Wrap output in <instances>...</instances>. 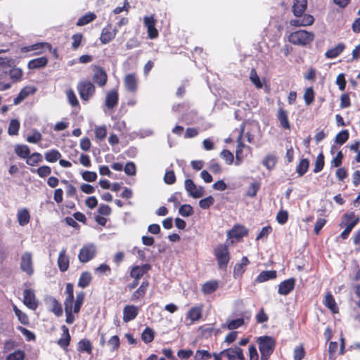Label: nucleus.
<instances>
[{
	"instance_id": "39",
	"label": "nucleus",
	"mask_w": 360,
	"mask_h": 360,
	"mask_svg": "<svg viewBox=\"0 0 360 360\" xmlns=\"http://www.w3.org/2000/svg\"><path fill=\"white\" fill-rule=\"evenodd\" d=\"M43 161V156L38 152L30 153L26 160V163L32 167L36 166Z\"/></svg>"
},
{
	"instance_id": "10",
	"label": "nucleus",
	"mask_w": 360,
	"mask_h": 360,
	"mask_svg": "<svg viewBox=\"0 0 360 360\" xmlns=\"http://www.w3.org/2000/svg\"><path fill=\"white\" fill-rule=\"evenodd\" d=\"M151 268V265L149 264L132 266L129 268V276L131 278L140 280L145 274L150 271Z\"/></svg>"
},
{
	"instance_id": "60",
	"label": "nucleus",
	"mask_w": 360,
	"mask_h": 360,
	"mask_svg": "<svg viewBox=\"0 0 360 360\" xmlns=\"http://www.w3.org/2000/svg\"><path fill=\"white\" fill-rule=\"evenodd\" d=\"M276 221L280 224H285L288 220V212L287 210H281L276 217Z\"/></svg>"
},
{
	"instance_id": "23",
	"label": "nucleus",
	"mask_w": 360,
	"mask_h": 360,
	"mask_svg": "<svg viewBox=\"0 0 360 360\" xmlns=\"http://www.w3.org/2000/svg\"><path fill=\"white\" fill-rule=\"evenodd\" d=\"M139 314V307L127 304L123 309V321L125 323L129 322L135 319Z\"/></svg>"
},
{
	"instance_id": "53",
	"label": "nucleus",
	"mask_w": 360,
	"mask_h": 360,
	"mask_svg": "<svg viewBox=\"0 0 360 360\" xmlns=\"http://www.w3.org/2000/svg\"><path fill=\"white\" fill-rule=\"evenodd\" d=\"M65 312V322L68 324H72L74 323L75 318L74 316V311L72 309V304H64Z\"/></svg>"
},
{
	"instance_id": "24",
	"label": "nucleus",
	"mask_w": 360,
	"mask_h": 360,
	"mask_svg": "<svg viewBox=\"0 0 360 360\" xmlns=\"http://www.w3.org/2000/svg\"><path fill=\"white\" fill-rule=\"evenodd\" d=\"M250 264L248 258L243 257L239 263L236 264L233 268V276L234 278H240L246 270V266Z\"/></svg>"
},
{
	"instance_id": "27",
	"label": "nucleus",
	"mask_w": 360,
	"mask_h": 360,
	"mask_svg": "<svg viewBox=\"0 0 360 360\" xmlns=\"http://www.w3.org/2000/svg\"><path fill=\"white\" fill-rule=\"evenodd\" d=\"M323 303L326 307L331 311L332 313H338V307L337 306L334 297L330 291L326 294Z\"/></svg>"
},
{
	"instance_id": "50",
	"label": "nucleus",
	"mask_w": 360,
	"mask_h": 360,
	"mask_svg": "<svg viewBox=\"0 0 360 360\" xmlns=\"http://www.w3.org/2000/svg\"><path fill=\"white\" fill-rule=\"evenodd\" d=\"M66 95L70 105L72 107H77L79 109L80 105L74 91L71 89H68L66 91Z\"/></svg>"
},
{
	"instance_id": "2",
	"label": "nucleus",
	"mask_w": 360,
	"mask_h": 360,
	"mask_svg": "<svg viewBox=\"0 0 360 360\" xmlns=\"http://www.w3.org/2000/svg\"><path fill=\"white\" fill-rule=\"evenodd\" d=\"M256 342L261 354V359H269L275 349L276 340L271 336L263 335L258 337Z\"/></svg>"
},
{
	"instance_id": "6",
	"label": "nucleus",
	"mask_w": 360,
	"mask_h": 360,
	"mask_svg": "<svg viewBox=\"0 0 360 360\" xmlns=\"http://www.w3.org/2000/svg\"><path fill=\"white\" fill-rule=\"evenodd\" d=\"M96 254V247L92 244L84 245L79 250L78 259L82 263H86L91 260Z\"/></svg>"
},
{
	"instance_id": "19",
	"label": "nucleus",
	"mask_w": 360,
	"mask_h": 360,
	"mask_svg": "<svg viewBox=\"0 0 360 360\" xmlns=\"http://www.w3.org/2000/svg\"><path fill=\"white\" fill-rule=\"evenodd\" d=\"M248 230L244 226L237 224L228 231L227 236L229 238L240 239L248 236Z\"/></svg>"
},
{
	"instance_id": "9",
	"label": "nucleus",
	"mask_w": 360,
	"mask_h": 360,
	"mask_svg": "<svg viewBox=\"0 0 360 360\" xmlns=\"http://www.w3.org/2000/svg\"><path fill=\"white\" fill-rule=\"evenodd\" d=\"M20 269L28 276L34 274L32 255L29 252H24L21 256Z\"/></svg>"
},
{
	"instance_id": "64",
	"label": "nucleus",
	"mask_w": 360,
	"mask_h": 360,
	"mask_svg": "<svg viewBox=\"0 0 360 360\" xmlns=\"http://www.w3.org/2000/svg\"><path fill=\"white\" fill-rule=\"evenodd\" d=\"M220 155L221 157L226 161V162L228 165H231L233 163L234 160V157L233 153L230 150L224 149L221 152Z\"/></svg>"
},
{
	"instance_id": "40",
	"label": "nucleus",
	"mask_w": 360,
	"mask_h": 360,
	"mask_svg": "<svg viewBox=\"0 0 360 360\" xmlns=\"http://www.w3.org/2000/svg\"><path fill=\"white\" fill-rule=\"evenodd\" d=\"M96 18V15L94 13L89 12L85 15L81 16L76 25L77 26H84L91 22H93Z\"/></svg>"
},
{
	"instance_id": "59",
	"label": "nucleus",
	"mask_w": 360,
	"mask_h": 360,
	"mask_svg": "<svg viewBox=\"0 0 360 360\" xmlns=\"http://www.w3.org/2000/svg\"><path fill=\"white\" fill-rule=\"evenodd\" d=\"M95 136L97 139L102 141L103 140L107 135V129L105 126H99L96 127L95 130Z\"/></svg>"
},
{
	"instance_id": "8",
	"label": "nucleus",
	"mask_w": 360,
	"mask_h": 360,
	"mask_svg": "<svg viewBox=\"0 0 360 360\" xmlns=\"http://www.w3.org/2000/svg\"><path fill=\"white\" fill-rule=\"evenodd\" d=\"M184 186L188 195L193 198H200L204 195L203 188L202 186L198 188L192 179H186Z\"/></svg>"
},
{
	"instance_id": "30",
	"label": "nucleus",
	"mask_w": 360,
	"mask_h": 360,
	"mask_svg": "<svg viewBox=\"0 0 360 360\" xmlns=\"http://www.w3.org/2000/svg\"><path fill=\"white\" fill-rule=\"evenodd\" d=\"M48 62H49L48 58L45 56L37 58L30 60L28 62L27 68L30 70L44 68L47 65Z\"/></svg>"
},
{
	"instance_id": "58",
	"label": "nucleus",
	"mask_w": 360,
	"mask_h": 360,
	"mask_svg": "<svg viewBox=\"0 0 360 360\" xmlns=\"http://www.w3.org/2000/svg\"><path fill=\"white\" fill-rule=\"evenodd\" d=\"M179 213L182 217H190L193 214V209L191 205L185 204L180 206Z\"/></svg>"
},
{
	"instance_id": "32",
	"label": "nucleus",
	"mask_w": 360,
	"mask_h": 360,
	"mask_svg": "<svg viewBox=\"0 0 360 360\" xmlns=\"http://www.w3.org/2000/svg\"><path fill=\"white\" fill-rule=\"evenodd\" d=\"M277 276V272L275 270L262 271L256 278L257 283H263L269 280L275 279Z\"/></svg>"
},
{
	"instance_id": "26",
	"label": "nucleus",
	"mask_w": 360,
	"mask_h": 360,
	"mask_svg": "<svg viewBox=\"0 0 360 360\" xmlns=\"http://www.w3.org/2000/svg\"><path fill=\"white\" fill-rule=\"evenodd\" d=\"M61 329L63 330V334L61 338L58 340L57 344L63 349H67L71 340L69 329L65 325L61 326Z\"/></svg>"
},
{
	"instance_id": "38",
	"label": "nucleus",
	"mask_w": 360,
	"mask_h": 360,
	"mask_svg": "<svg viewBox=\"0 0 360 360\" xmlns=\"http://www.w3.org/2000/svg\"><path fill=\"white\" fill-rule=\"evenodd\" d=\"M91 274L88 271H84L79 276L77 285L82 288H85L91 283Z\"/></svg>"
},
{
	"instance_id": "29",
	"label": "nucleus",
	"mask_w": 360,
	"mask_h": 360,
	"mask_svg": "<svg viewBox=\"0 0 360 360\" xmlns=\"http://www.w3.org/2000/svg\"><path fill=\"white\" fill-rule=\"evenodd\" d=\"M219 288V281L211 280L202 285L201 291L204 295H210L214 292Z\"/></svg>"
},
{
	"instance_id": "51",
	"label": "nucleus",
	"mask_w": 360,
	"mask_h": 360,
	"mask_svg": "<svg viewBox=\"0 0 360 360\" xmlns=\"http://www.w3.org/2000/svg\"><path fill=\"white\" fill-rule=\"evenodd\" d=\"M20 129V122L16 119H13L11 120L8 129V134L11 136H15L18 134Z\"/></svg>"
},
{
	"instance_id": "55",
	"label": "nucleus",
	"mask_w": 360,
	"mask_h": 360,
	"mask_svg": "<svg viewBox=\"0 0 360 360\" xmlns=\"http://www.w3.org/2000/svg\"><path fill=\"white\" fill-rule=\"evenodd\" d=\"M25 358V353L24 351L18 349L13 353L9 354L6 360H24Z\"/></svg>"
},
{
	"instance_id": "13",
	"label": "nucleus",
	"mask_w": 360,
	"mask_h": 360,
	"mask_svg": "<svg viewBox=\"0 0 360 360\" xmlns=\"http://www.w3.org/2000/svg\"><path fill=\"white\" fill-rule=\"evenodd\" d=\"M23 304L29 309L35 310L39 305L35 294L32 289H25L23 291Z\"/></svg>"
},
{
	"instance_id": "22",
	"label": "nucleus",
	"mask_w": 360,
	"mask_h": 360,
	"mask_svg": "<svg viewBox=\"0 0 360 360\" xmlns=\"http://www.w3.org/2000/svg\"><path fill=\"white\" fill-rule=\"evenodd\" d=\"M149 285V281L147 279H144L139 287L132 293L131 300L137 302L143 299L146 294Z\"/></svg>"
},
{
	"instance_id": "45",
	"label": "nucleus",
	"mask_w": 360,
	"mask_h": 360,
	"mask_svg": "<svg viewBox=\"0 0 360 360\" xmlns=\"http://www.w3.org/2000/svg\"><path fill=\"white\" fill-rule=\"evenodd\" d=\"M309 167V161L307 158L300 160L296 167V172L299 176H302L308 170Z\"/></svg>"
},
{
	"instance_id": "18",
	"label": "nucleus",
	"mask_w": 360,
	"mask_h": 360,
	"mask_svg": "<svg viewBox=\"0 0 360 360\" xmlns=\"http://www.w3.org/2000/svg\"><path fill=\"white\" fill-rule=\"evenodd\" d=\"M359 217L356 216L354 212H347L342 215L340 226L348 227L352 225L351 229H353L359 222Z\"/></svg>"
},
{
	"instance_id": "21",
	"label": "nucleus",
	"mask_w": 360,
	"mask_h": 360,
	"mask_svg": "<svg viewBox=\"0 0 360 360\" xmlns=\"http://www.w3.org/2000/svg\"><path fill=\"white\" fill-rule=\"evenodd\" d=\"M93 80L99 86H104L108 81V75L104 69L99 66H95Z\"/></svg>"
},
{
	"instance_id": "61",
	"label": "nucleus",
	"mask_w": 360,
	"mask_h": 360,
	"mask_svg": "<svg viewBox=\"0 0 360 360\" xmlns=\"http://www.w3.org/2000/svg\"><path fill=\"white\" fill-rule=\"evenodd\" d=\"M214 202V199L212 196L210 195L205 198H203L199 201V206L202 209H208Z\"/></svg>"
},
{
	"instance_id": "3",
	"label": "nucleus",
	"mask_w": 360,
	"mask_h": 360,
	"mask_svg": "<svg viewBox=\"0 0 360 360\" xmlns=\"http://www.w3.org/2000/svg\"><path fill=\"white\" fill-rule=\"evenodd\" d=\"M213 253L217 262L219 269L226 270L231 259L229 245L226 244H219L214 248Z\"/></svg>"
},
{
	"instance_id": "20",
	"label": "nucleus",
	"mask_w": 360,
	"mask_h": 360,
	"mask_svg": "<svg viewBox=\"0 0 360 360\" xmlns=\"http://www.w3.org/2000/svg\"><path fill=\"white\" fill-rule=\"evenodd\" d=\"M58 266L59 270L61 272H65L70 265V257L67 254V249L63 248L59 252L58 261H57Z\"/></svg>"
},
{
	"instance_id": "54",
	"label": "nucleus",
	"mask_w": 360,
	"mask_h": 360,
	"mask_svg": "<svg viewBox=\"0 0 360 360\" xmlns=\"http://www.w3.org/2000/svg\"><path fill=\"white\" fill-rule=\"evenodd\" d=\"M324 164H325L324 155H323V153H321L316 157V160L315 162V166L314 168V172L318 173V172H321L323 169Z\"/></svg>"
},
{
	"instance_id": "56",
	"label": "nucleus",
	"mask_w": 360,
	"mask_h": 360,
	"mask_svg": "<svg viewBox=\"0 0 360 360\" xmlns=\"http://www.w3.org/2000/svg\"><path fill=\"white\" fill-rule=\"evenodd\" d=\"M83 35L81 33H77L72 36L71 48L77 50L82 45Z\"/></svg>"
},
{
	"instance_id": "62",
	"label": "nucleus",
	"mask_w": 360,
	"mask_h": 360,
	"mask_svg": "<svg viewBox=\"0 0 360 360\" xmlns=\"http://www.w3.org/2000/svg\"><path fill=\"white\" fill-rule=\"evenodd\" d=\"M244 324V319L239 318L230 321L227 324V328L229 330H234L240 328Z\"/></svg>"
},
{
	"instance_id": "31",
	"label": "nucleus",
	"mask_w": 360,
	"mask_h": 360,
	"mask_svg": "<svg viewBox=\"0 0 360 360\" xmlns=\"http://www.w3.org/2000/svg\"><path fill=\"white\" fill-rule=\"evenodd\" d=\"M85 300V292L83 291H80L77 292L75 300H73V303L72 304V309L74 311L75 314H78L80 311L82 306L84 304Z\"/></svg>"
},
{
	"instance_id": "44",
	"label": "nucleus",
	"mask_w": 360,
	"mask_h": 360,
	"mask_svg": "<svg viewBox=\"0 0 360 360\" xmlns=\"http://www.w3.org/2000/svg\"><path fill=\"white\" fill-rule=\"evenodd\" d=\"M141 338L143 342L146 344L150 343L154 340L155 332L151 328L146 327L142 332Z\"/></svg>"
},
{
	"instance_id": "15",
	"label": "nucleus",
	"mask_w": 360,
	"mask_h": 360,
	"mask_svg": "<svg viewBox=\"0 0 360 360\" xmlns=\"http://www.w3.org/2000/svg\"><path fill=\"white\" fill-rule=\"evenodd\" d=\"M202 304L192 307L186 313V319L189 320V325L199 321L202 316Z\"/></svg>"
},
{
	"instance_id": "35",
	"label": "nucleus",
	"mask_w": 360,
	"mask_h": 360,
	"mask_svg": "<svg viewBox=\"0 0 360 360\" xmlns=\"http://www.w3.org/2000/svg\"><path fill=\"white\" fill-rule=\"evenodd\" d=\"M77 351L79 352H86L88 354H91L93 347L89 340L82 339L79 341L77 344Z\"/></svg>"
},
{
	"instance_id": "41",
	"label": "nucleus",
	"mask_w": 360,
	"mask_h": 360,
	"mask_svg": "<svg viewBox=\"0 0 360 360\" xmlns=\"http://www.w3.org/2000/svg\"><path fill=\"white\" fill-rule=\"evenodd\" d=\"M13 310L15 312V316L18 317L20 323L25 326H28L30 324L28 316L25 312H22L19 309L15 304H13Z\"/></svg>"
},
{
	"instance_id": "47",
	"label": "nucleus",
	"mask_w": 360,
	"mask_h": 360,
	"mask_svg": "<svg viewBox=\"0 0 360 360\" xmlns=\"http://www.w3.org/2000/svg\"><path fill=\"white\" fill-rule=\"evenodd\" d=\"M349 137V133L347 129H344L337 134L335 138V141L337 144H344Z\"/></svg>"
},
{
	"instance_id": "42",
	"label": "nucleus",
	"mask_w": 360,
	"mask_h": 360,
	"mask_svg": "<svg viewBox=\"0 0 360 360\" xmlns=\"http://www.w3.org/2000/svg\"><path fill=\"white\" fill-rule=\"evenodd\" d=\"M65 294L66 295L64 304H72L74 300V285L71 283L66 284Z\"/></svg>"
},
{
	"instance_id": "46",
	"label": "nucleus",
	"mask_w": 360,
	"mask_h": 360,
	"mask_svg": "<svg viewBox=\"0 0 360 360\" xmlns=\"http://www.w3.org/2000/svg\"><path fill=\"white\" fill-rule=\"evenodd\" d=\"M276 157L274 155L269 154L264 158L262 164L268 169H271L276 166Z\"/></svg>"
},
{
	"instance_id": "7",
	"label": "nucleus",
	"mask_w": 360,
	"mask_h": 360,
	"mask_svg": "<svg viewBox=\"0 0 360 360\" xmlns=\"http://www.w3.org/2000/svg\"><path fill=\"white\" fill-rule=\"evenodd\" d=\"M22 52L27 53L30 51H34V55H40L44 53L46 51H52V46L48 42H38L30 46H24L21 49Z\"/></svg>"
},
{
	"instance_id": "49",
	"label": "nucleus",
	"mask_w": 360,
	"mask_h": 360,
	"mask_svg": "<svg viewBox=\"0 0 360 360\" xmlns=\"http://www.w3.org/2000/svg\"><path fill=\"white\" fill-rule=\"evenodd\" d=\"M315 94L313 87H308L305 89L303 96L305 104L311 105L314 101Z\"/></svg>"
},
{
	"instance_id": "1",
	"label": "nucleus",
	"mask_w": 360,
	"mask_h": 360,
	"mask_svg": "<svg viewBox=\"0 0 360 360\" xmlns=\"http://www.w3.org/2000/svg\"><path fill=\"white\" fill-rule=\"evenodd\" d=\"M307 8V0H293L292 12L297 18L290 21V24L294 27H305L311 25L314 22L313 15L304 13Z\"/></svg>"
},
{
	"instance_id": "5",
	"label": "nucleus",
	"mask_w": 360,
	"mask_h": 360,
	"mask_svg": "<svg viewBox=\"0 0 360 360\" xmlns=\"http://www.w3.org/2000/svg\"><path fill=\"white\" fill-rule=\"evenodd\" d=\"M77 89L80 98L85 102L89 101L96 93L94 84L89 80L80 81L77 86Z\"/></svg>"
},
{
	"instance_id": "33",
	"label": "nucleus",
	"mask_w": 360,
	"mask_h": 360,
	"mask_svg": "<svg viewBox=\"0 0 360 360\" xmlns=\"http://www.w3.org/2000/svg\"><path fill=\"white\" fill-rule=\"evenodd\" d=\"M345 46L343 43H339L335 46L328 49L325 53V56L327 58H335L340 56L345 50Z\"/></svg>"
},
{
	"instance_id": "11",
	"label": "nucleus",
	"mask_w": 360,
	"mask_h": 360,
	"mask_svg": "<svg viewBox=\"0 0 360 360\" xmlns=\"http://www.w3.org/2000/svg\"><path fill=\"white\" fill-rule=\"evenodd\" d=\"M117 30L116 28H113L112 25L110 23L106 25L101 30L100 41L103 44H106L112 41L116 34Z\"/></svg>"
},
{
	"instance_id": "48",
	"label": "nucleus",
	"mask_w": 360,
	"mask_h": 360,
	"mask_svg": "<svg viewBox=\"0 0 360 360\" xmlns=\"http://www.w3.org/2000/svg\"><path fill=\"white\" fill-rule=\"evenodd\" d=\"M32 172H36L41 178H45L51 174V168L48 165H43L37 169H32Z\"/></svg>"
},
{
	"instance_id": "25",
	"label": "nucleus",
	"mask_w": 360,
	"mask_h": 360,
	"mask_svg": "<svg viewBox=\"0 0 360 360\" xmlns=\"http://www.w3.org/2000/svg\"><path fill=\"white\" fill-rule=\"evenodd\" d=\"M119 101V94L117 89H112L106 94L105 104L108 109L116 107Z\"/></svg>"
},
{
	"instance_id": "4",
	"label": "nucleus",
	"mask_w": 360,
	"mask_h": 360,
	"mask_svg": "<svg viewBox=\"0 0 360 360\" xmlns=\"http://www.w3.org/2000/svg\"><path fill=\"white\" fill-rule=\"evenodd\" d=\"M314 39V34L304 30L293 32L288 36V41L294 45L307 46Z\"/></svg>"
},
{
	"instance_id": "52",
	"label": "nucleus",
	"mask_w": 360,
	"mask_h": 360,
	"mask_svg": "<svg viewBox=\"0 0 360 360\" xmlns=\"http://www.w3.org/2000/svg\"><path fill=\"white\" fill-rule=\"evenodd\" d=\"M259 188L260 184L258 181L251 183L247 189L246 195L251 198L256 196Z\"/></svg>"
},
{
	"instance_id": "57",
	"label": "nucleus",
	"mask_w": 360,
	"mask_h": 360,
	"mask_svg": "<svg viewBox=\"0 0 360 360\" xmlns=\"http://www.w3.org/2000/svg\"><path fill=\"white\" fill-rule=\"evenodd\" d=\"M212 356V354L207 350L198 349L195 352L194 359L195 360H207Z\"/></svg>"
},
{
	"instance_id": "34",
	"label": "nucleus",
	"mask_w": 360,
	"mask_h": 360,
	"mask_svg": "<svg viewBox=\"0 0 360 360\" xmlns=\"http://www.w3.org/2000/svg\"><path fill=\"white\" fill-rule=\"evenodd\" d=\"M49 301L51 306L50 311L58 317L62 316L63 311L61 303L53 297L49 299Z\"/></svg>"
},
{
	"instance_id": "63",
	"label": "nucleus",
	"mask_w": 360,
	"mask_h": 360,
	"mask_svg": "<svg viewBox=\"0 0 360 360\" xmlns=\"http://www.w3.org/2000/svg\"><path fill=\"white\" fill-rule=\"evenodd\" d=\"M108 344L111 346V351L117 350L120 346V340L117 335L112 336L108 341Z\"/></svg>"
},
{
	"instance_id": "37",
	"label": "nucleus",
	"mask_w": 360,
	"mask_h": 360,
	"mask_svg": "<svg viewBox=\"0 0 360 360\" xmlns=\"http://www.w3.org/2000/svg\"><path fill=\"white\" fill-rule=\"evenodd\" d=\"M61 156V153L57 149H51L44 153V159L51 163L56 162Z\"/></svg>"
},
{
	"instance_id": "36",
	"label": "nucleus",
	"mask_w": 360,
	"mask_h": 360,
	"mask_svg": "<svg viewBox=\"0 0 360 360\" xmlns=\"http://www.w3.org/2000/svg\"><path fill=\"white\" fill-rule=\"evenodd\" d=\"M15 153L20 158L27 160L30 154V150L28 146L25 144H18L15 146Z\"/></svg>"
},
{
	"instance_id": "43",
	"label": "nucleus",
	"mask_w": 360,
	"mask_h": 360,
	"mask_svg": "<svg viewBox=\"0 0 360 360\" xmlns=\"http://www.w3.org/2000/svg\"><path fill=\"white\" fill-rule=\"evenodd\" d=\"M9 77L13 82H18L22 80L23 76V72L20 68H12L9 72Z\"/></svg>"
},
{
	"instance_id": "17",
	"label": "nucleus",
	"mask_w": 360,
	"mask_h": 360,
	"mask_svg": "<svg viewBox=\"0 0 360 360\" xmlns=\"http://www.w3.org/2000/svg\"><path fill=\"white\" fill-rule=\"evenodd\" d=\"M295 283V278H290L282 281L278 285V293L281 295H288L294 290Z\"/></svg>"
},
{
	"instance_id": "28",
	"label": "nucleus",
	"mask_w": 360,
	"mask_h": 360,
	"mask_svg": "<svg viewBox=\"0 0 360 360\" xmlns=\"http://www.w3.org/2000/svg\"><path fill=\"white\" fill-rule=\"evenodd\" d=\"M30 213L27 208H22L18 210L17 213V219L20 226H26L30 221Z\"/></svg>"
},
{
	"instance_id": "14",
	"label": "nucleus",
	"mask_w": 360,
	"mask_h": 360,
	"mask_svg": "<svg viewBox=\"0 0 360 360\" xmlns=\"http://www.w3.org/2000/svg\"><path fill=\"white\" fill-rule=\"evenodd\" d=\"M283 105V103H280ZM276 118L279 122L280 127L284 130L290 129V123L288 118V112L284 109L283 106H279L276 113Z\"/></svg>"
},
{
	"instance_id": "12",
	"label": "nucleus",
	"mask_w": 360,
	"mask_h": 360,
	"mask_svg": "<svg viewBox=\"0 0 360 360\" xmlns=\"http://www.w3.org/2000/svg\"><path fill=\"white\" fill-rule=\"evenodd\" d=\"M124 85L127 91L136 93L139 88V79L136 73H129L124 78Z\"/></svg>"
},
{
	"instance_id": "16",
	"label": "nucleus",
	"mask_w": 360,
	"mask_h": 360,
	"mask_svg": "<svg viewBox=\"0 0 360 360\" xmlns=\"http://www.w3.org/2000/svg\"><path fill=\"white\" fill-rule=\"evenodd\" d=\"M221 354H224L229 360H245L243 349L238 346L224 349Z\"/></svg>"
}]
</instances>
